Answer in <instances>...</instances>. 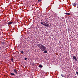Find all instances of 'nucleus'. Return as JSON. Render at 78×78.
I'll return each instance as SVG.
<instances>
[{"label":"nucleus","mask_w":78,"mask_h":78,"mask_svg":"<svg viewBox=\"0 0 78 78\" xmlns=\"http://www.w3.org/2000/svg\"><path fill=\"white\" fill-rule=\"evenodd\" d=\"M13 60H14V59L12 58L11 59V61L13 62Z\"/></svg>","instance_id":"12"},{"label":"nucleus","mask_w":78,"mask_h":78,"mask_svg":"<svg viewBox=\"0 0 78 78\" xmlns=\"http://www.w3.org/2000/svg\"><path fill=\"white\" fill-rule=\"evenodd\" d=\"M20 53H22V54H23L24 53V52H23V51H20Z\"/></svg>","instance_id":"8"},{"label":"nucleus","mask_w":78,"mask_h":78,"mask_svg":"<svg viewBox=\"0 0 78 78\" xmlns=\"http://www.w3.org/2000/svg\"><path fill=\"white\" fill-rule=\"evenodd\" d=\"M61 76H62V77H64V74H61Z\"/></svg>","instance_id":"15"},{"label":"nucleus","mask_w":78,"mask_h":78,"mask_svg":"<svg viewBox=\"0 0 78 78\" xmlns=\"http://www.w3.org/2000/svg\"><path fill=\"white\" fill-rule=\"evenodd\" d=\"M7 22V23H8V22Z\"/></svg>","instance_id":"21"},{"label":"nucleus","mask_w":78,"mask_h":78,"mask_svg":"<svg viewBox=\"0 0 78 78\" xmlns=\"http://www.w3.org/2000/svg\"><path fill=\"white\" fill-rule=\"evenodd\" d=\"M37 47H39L43 51H44L45 50H46V47L42 45V44L40 43L37 44Z\"/></svg>","instance_id":"1"},{"label":"nucleus","mask_w":78,"mask_h":78,"mask_svg":"<svg viewBox=\"0 0 78 78\" xmlns=\"http://www.w3.org/2000/svg\"><path fill=\"white\" fill-rule=\"evenodd\" d=\"M10 74L11 75H12H12H15V74L14 73H10Z\"/></svg>","instance_id":"7"},{"label":"nucleus","mask_w":78,"mask_h":78,"mask_svg":"<svg viewBox=\"0 0 78 78\" xmlns=\"http://www.w3.org/2000/svg\"><path fill=\"white\" fill-rule=\"evenodd\" d=\"M65 14H66V15H67V16H70V13H66Z\"/></svg>","instance_id":"5"},{"label":"nucleus","mask_w":78,"mask_h":78,"mask_svg":"<svg viewBox=\"0 0 78 78\" xmlns=\"http://www.w3.org/2000/svg\"><path fill=\"white\" fill-rule=\"evenodd\" d=\"M43 23H45L44 24H43V25H44V26H46V27H48L50 26V25L49 24H47V23H45V22H43Z\"/></svg>","instance_id":"2"},{"label":"nucleus","mask_w":78,"mask_h":78,"mask_svg":"<svg viewBox=\"0 0 78 78\" xmlns=\"http://www.w3.org/2000/svg\"><path fill=\"white\" fill-rule=\"evenodd\" d=\"M16 73V74L17 75L18 74V73H17L16 72H15Z\"/></svg>","instance_id":"19"},{"label":"nucleus","mask_w":78,"mask_h":78,"mask_svg":"<svg viewBox=\"0 0 78 78\" xmlns=\"http://www.w3.org/2000/svg\"><path fill=\"white\" fill-rule=\"evenodd\" d=\"M12 22H10L9 23H8V25L9 26V25H10L11 24H12Z\"/></svg>","instance_id":"6"},{"label":"nucleus","mask_w":78,"mask_h":78,"mask_svg":"<svg viewBox=\"0 0 78 78\" xmlns=\"http://www.w3.org/2000/svg\"><path fill=\"white\" fill-rule=\"evenodd\" d=\"M39 67H40V68H42V66L41 65H39L38 66Z\"/></svg>","instance_id":"10"},{"label":"nucleus","mask_w":78,"mask_h":78,"mask_svg":"<svg viewBox=\"0 0 78 78\" xmlns=\"http://www.w3.org/2000/svg\"><path fill=\"white\" fill-rule=\"evenodd\" d=\"M43 23H44L43 22H41V25H45V24H43Z\"/></svg>","instance_id":"14"},{"label":"nucleus","mask_w":78,"mask_h":78,"mask_svg":"<svg viewBox=\"0 0 78 78\" xmlns=\"http://www.w3.org/2000/svg\"><path fill=\"white\" fill-rule=\"evenodd\" d=\"M44 53H47V50L45 51H44Z\"/></svg>","instance_id":"11"},{"label":"nucleus","mask_w":78,"mask_h":78,"mask_svg":"<svg viewBox=\"0 0 78 78\" xmlns=\"http://www.w3.org/2000/svg\"><path fill=\"white\" fill-rule=\"evenodd\" d=\"M73 59H75L76 61H77V58H76V57L75 56H73Z\"/></svg>","instance_id":"3"},{"label":"nucleus","mask_w":78,"mask_h":78,"mask_svg":"<svg viewBox=\"0 0 78 78\" xmlns=\"http://www.w3.org/2000/svg\"><path fill=\"white\" fill-rule=\"evenodd\" d=\"M1 44L4 45V44H5V43L3 42H1Z\"/></svg>","instance_id":"13"},{"label":"nucleus","mask_w":78,"mask_h":78,"mask_svg":"<svg viewBox=\"0 0 78 78\" xmlns=\"http://www.w3.org/2000/svg\"><path fill=\"white\" fill-rule=\"evenodd\" d=\"M7 22V23H8V22Z\"/></svg>","instance_id":"22"},{"label":"nucleus","mask_w":78,"mask_h":78,"mask_svg":"<svg viewBox=\"0 0 78 78\" xmlns=\"http://www.w3.org/2000/svg\"><path fill=\"white\" fill-rule=\"evenodd\" d=\"M38 1L39 2H41V0H38Z\"/></svg>","instance_id":"16"},{"label":"nucleus","mask_w":78,"mask_h":78,"mask_svg":"<svg viewBox=\"0 0 78 78\" xmlns=\"http://www.w3.org/2000/svg\"><path fill=\"white\" fill-rule=\"evenodd\" d=\"M76 74L77 75H78V72H76Z\"/></svg>","instance_id":"18"},{"label":"nucleus","mask_w":78,"mask_h":78,"mask_svg":"<svg viewBox=\"0 0 78 78\" xmlns=\"http://www.w3.org/2000/svg\"><path fill=\"white\" fill-rule=\"evenodd\" d=\"M13 71L15 72H17V69H13Z\"/></svg>","instance_id":"9"},{"label":"nucleus","mask_w":78,"mask_h":78,"mask_svg":"<svg viewBox=\"0 0 78 78\" xmlns=\"http://www.w3.org/2000/svg\"><path fill=\"white\" fill-rule=\"evenodd\" d=\"M27 58H25V60H27Z\"/></svg>","instance_id":"17"},{"label":"nucleus","mask_w":78,"mask_h":78,"mask_svg":"<svg viewBox=\"0 0 78 78\" xmlns=\"http://www.w3.org/2000/svg\"><path fill=\"white\" fill-rule=\"evenodd\" d=\"M46 23H47V22H46Z\"/></svg>","instance_id":"23"},{"label":"nucleus","mask_w":78,"mask_h":78,"mask_svg":"<svg viewBox=\"0 0 78 78\" xmlns=\"http://www.w3.org/2000/svg\"><path fill=\"white\" fill-rule=\"evenodd\" d=\"M62 19H64V17H62Z\"/></svg>","instance_id":"20"},{"label":"nucleus","mask_w":78,"mask_h":78,"mask_svg":"<svg viewBox=\"0 0 78 78\" xmlns=\"http://www.w3.org/2000/svg\"><path fill=\"white\" fill-rule=\"evenodd\" d=\"M72 5H73V6H76V5H77L76 2H75L74 3H73L72 4Z\"/></svg>","instance_id":"4"}]
</instances>
